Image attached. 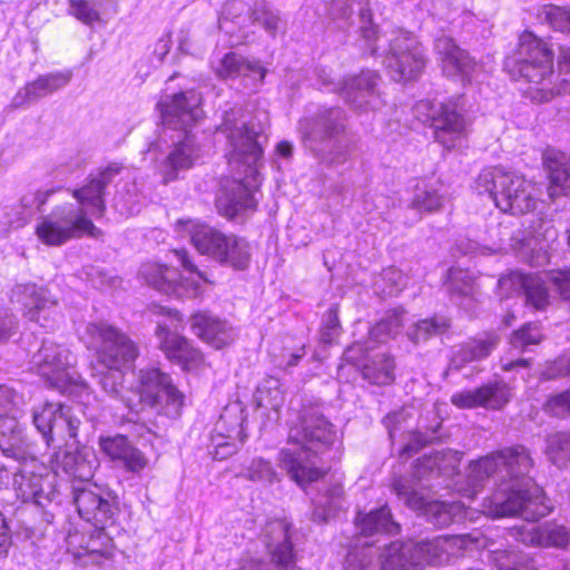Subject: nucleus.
<instances>
[{
  "label": "nucleus",
  "mask_w": 570,
  "mask_h": 570,
  "mask_svg": "<svg viewBox=\"0 0 570 570\" xmlns=\"http://www.w3.org/2000/svg\"><path fill=\"white\" fill-rule=\"evenodd\" d=\"M530 451L522 444L505 446L470 463L462 495L473 499L493 479L495 490L482 503V512L493 519L520 517L537 521L550 512L543 490L529 475L533 468Z\"/></svg>",
  "instance_id": "nucleus-1"
},
{
  "label": "nucleus",
  "mask_w": 570,
  "mask_h": 570,
  "mask_svg": "<svg viewBox=\"0 0 570 570\" xmlns=\"http://www.w3.org/2000/svg\"><path fill=\"white\" fill-rule=\"evenodd\" d=\"M460 453L452 450L435 451L424 455L415 464L411 475L393 479L391 488L397 499L409 509L423 515L435 527H446L465 517L462 502H442L429 500L424 490L432 487L435 475H452L460 464Z\"/></svg>",
  "instance_id": "nucleus-2"
},
{
  "label": "nucleus",
  "mask_w": 570,
  "mask_h": 570,
  "mask_svg": "<svg viewBox=\"0 0 570 570\" xmlns=\"http://www.w3.org/2000/svg\"><path fill=\"white\" fill-rule=\"evenodd\" d=\"M336 430L323 412V405H305L298 422L289 428L288 444L279 451V466L299 487L318 480L324 471L317 465V455L336 440Z\"/></svg>",
  "instance_id": "nucleus-3"
},
{
  "label": "nucleus",
  "mask_w": 570,
  "mask_h": 570,
  "mask_svg": "<svg viewBox=\"0 0 570 570\" xmlns=\"http://www.w3.org/2000/svg\"><path fill=\"white\" fill-rule=\"evenodd\" d=\"M361 32L368 51L385 53L384 63L394 81L415 80L425 67V56L421 43L414 36L402 29H392L381 35L372 24L368 9L361 10Z\"/></svg>",
  "instance_id": "nucleus-4"
},
{
  "label": "nucleus",
  "mask_w": 570,
  "mask_h": 570,
  "mask_svg": "<svg viewBox=\"0 0 570 570\" xmlns=\"http://www.w3.org/2000/svg\"><path fill=\"white\" fill-rule=\"evenodd\" d=\"M163 122L174 129L185 131V137L177 142L161 161L159 171L168 184L178 178L180 170L189 169L199 157L195 137L187 129L202 117L200 97L195 91L178 92L164 97L158 104Z\"/></svg>",
  "instance_id": "nucleus-5"
},
{
  "label": "nucleus",
  "mask_w": 570,
  "mask_h": 570,
  "mask_svg": "<svg viewBox=\"0 0 570 570\" xmlns=\"http://www.w3.org/2000/svg\"><path fill=\"white\" fill-rule=\"evenodd\" d=\"M345 115L340 108H321L298 121V132L305 148L320 161L340 166L350 158L352 146L345 138Z\"/></svg>",
  "instance_id": "nucleus-6"
},
{
  "label": "nucleus",
  "mask_w": 570,
  "mask_h": 570,
  "mask_svg": "<svg viewBox=\"0 0 570 570\" xmlns=\"http://www.w3.org/2000/svg\"><path fill=\"white\" fill-rule=\"evenodd\" d=\"M518 72L530 87L528 92L532 100L544 102L554 96L570 92V82L553 71V53L547 42L525 31L520 36L518 49Z\"/></svg>",
  "instance_id": "nucleus-7"
},
{
  "label": "nucleus",
  "mask_w": 570,
  "mask_h": 570,
  "mask_svg": "<svg viewBox=\"0 0 570 570\" xmlns=\"http://www.w3.org/2000/svg\"><path fill=\"white\" fill-rule=\"evenodd\" d=\"M175 230L181 237L189 236L198 253L209 256L223 266L244 271L249 266V243L235 234H225L209 225L190 218L178 219Z\"/></svg>",
  "instance_id": "nucleus-8"
},
{
  "label": "nucleus",
  "mask_w": 570,
  "mask_h": 570,
  "mask_svg": "<svg viewBox=\"0 0 570 570\" xmlns=\"http://www.w3.org/2000/svg\"><path fill=\"white\" fill-rule=\"evenodd\" d=\"M475 190L480 195L487 194L504 213L524 214L537 207L535 187L532 181L501 167L483 169L475 180Z\"/></svg>",
  "instance_id": "nucleus-9"
},
{
  "label": "nucleus",
  "mask_w": 570,
  "mask_h": 570,
  "mask_svg": "<svg viewBox=\"0 0 570 570\" xmlns=\"http://www.w3.org/2000/svg\"><path fill=\"white\" fill-rule=\"evenodd\" d=\"M218 131L227 140L226 158L229 166L238 171H240V167L253 170L263 154L257 141L263 131L262 126L255 124L250 115L242 107H233L225 111Z\"/></svg>",
  "instance_id": "nucleus-10"
},
{
  "label": "nucleus",
  "mask_w": 570,
  "mask_h": 570,
  "mask_svg": "<svg viewBox=\"0 0 570 570\" xmlns=\"http://www.w3.org/2000/svg\"><path fill=\"white\" fill-rule=\"evenodd\" d=\"M126 406L134 412L149 406L159 413L176 419L184 406V394L173 384L171 379L158 368L139 371L137 386L127 392Z\"/></svg>",
  "instance_id": "nucleus-11"
},
{
  "label": "nucleus",
  "mask_w": 570,
  "mask_h": 570,
  "mask_svg": "<svg viewBox=\"0 0 570 570\" xmlns=\"http://www.w3.org/2000/svg\"><path fill=\"white\" fill-rule=\"evenodd\" d=\"M36 235L45 245L58 247L83 236L99 238L102 233L83 208L73 203H63L39 219Z\"/></svg>",
  "instance_id": "nucleus-12"
},
{
  "label": "nucleus",
  "mask_w": 570,
  "mask_h": 570,
  "mask_svg": "<svg viewBox=\"0 0 570 570\" xmlns=\"http://www.w3.org/2000/svg\"><path fill=\"white\" fill-rule=\"evenodd\" d=\"M173 254L181 267L186 272L193 274L191 277L183 279L178 276V272L175 268L148 262L142 264L139 269L140 278L149 286H153L155 289L167 295L185 294L189 297L200 295V281L207 282L205 274L193 263L189 253L186 249H174Z\"/></svg>",
  "instance_id": "nucleus-13"
},
{
  "label": "nucleus",
  "mask_w": 570,
  "mask_h": 570,
  "mask_svg": "<svg viewBox=\"0 0 570 570\" xmlns=\"http://www.w3.org/2000/svg\"><path fill=\"white\" fill-rule=\"evenodd\" d=\"M500 295L509 296V289H522L525 302L534 309H544L550 302L549 291L554 289L566 298H570V271H557L544 276L538 274L524 275L521 273H512L502 276L498 281Z\"/></svg>",
  "instance_id": "nucleus-14"
},
{
  "label": "nucleus",
  "mask_w": 570,
  "mask_h": 570,
  "mask_svg": "<svg viewBox=\"0 0 570 570\" xmlns=\"http://www.w3.org/2000/svg\"><path fill=\"white\" fill-rule=\"evenodd\" d=\"M71 367L70 352L51 341H43L30 360V370L37 373L49 387L62 394L73 393L78 385Z\"/></svg>",
  "instance_id": "nucleus-15"
},
{
  "label": "nucleus",
  "mask_w": 570,
  "mask_h": 570,
  "mask_svg": "<svg viewBox=\"0 0 570 570\" xmlns=\"http://www.w3.org/2000/svg\"><path fill=\"white\" fill-rule=\"evenodd\" d=\"M85 337L89 345L99 346L98 358L106 367H126L138 355L136 344L108 323L87 324Z\"/></svg>",
  "instance_id": "nucleus-16"
},
{
  "label": "nucleus",
  "mask_w": 570,
  "mask_h": 570,
  "mask_svg": "<svg viewBox=\"0 0 570 570\" xmlns=\"http://www.w3.org/2000/svg\"><path fill=\"white\" fill-rule=\"evenodd\" d=\"M32 421L48 446L76 439L80 425L72 410L61 403H45L33 411Z\"/></svg>",
  "instance_id": "nucleus-17"
},
{
  "label": "nucleus",
  "mask_w": 570,
  "mask_h": 570,
  "mask_svg": "<svg viewBox=\"0 0 570 570\" xmlns=\"http://www.w3.org/2000/svg\"><path fill=\"white\" fill-rule=\"evenodd\" d=\"M245 405L238 400L229 402L223 409L212 434L215 459H226L235 453L238 446L245 442Z\"/></svg>",
  "instance_id": "nucleus-18"
},
{
  "label": "nucleus",
  "mask_w": 570,
  "mask_h": 570,
  "mask_svg": "<svg viewBox=\"0 0 570 570\" xmlns=\"http://www.w3.org/2000/svg\"><path fill=\"white\" fill-rule=\"evenodd\" d=\"M53 479L46 466L38 465L35 461L24 462L13 474L17 498L40 507L51 502L55 499Z\"/></svg>",
  "instance_id": "nucleus-19"
},
{
  "label": "nucleus",
  "mask_w": 570,
  "mask_h": 570,
  "mask_svg": "<svg viewBox=\"0 0 570 570\" xmlns=\"http://www.w3.org/2000/svg\"><path fill=\"white\" fill-rule=\"evenodd\" d=\"M431 109V127L435 140L448 150L460 147L465 140L469 129V122L464 115L452 101L440 104Z\"/></svg>",
  "instance_id": "nucleus-20"
},
{
  "label": "nucleus",
  "mask_w": 570,
  "mask_h": 570,
  "mask_svg": "<svg viewBox=\"0 0 570 570\" xmlns=\"http://www.w3.org/2000/svg\"><path fill=\"white\" fill-rule=\"evenodd\" d=\"M73 503L79 515L97 529H105L115 523L117 509L96 485H73Z\"/></svg>",
  "instance_id": "nucleus-21"
},
{
  "label": "nucleus",
  "mask_w": 570,
  "mask_h": 570,
  "mask_svg": "<svg viewBox=\"0 0 570 570\" xmlns=\"http://www.w3.org/2000/svg\"><path fill=\"white\" fill-rule=\"evenodd\" d=\"M119 173L116 165L108 166L96 175H90L80 188L72 189L76 206L85 209L91 220L100 218L106 212L105 189Z\"/></svg>",
  "instance_id": "nucleus-22"
},
{
  "label": "nucleus",
  "mask_w": 570,
  "mask_h": 570,
  "mask_svg": "<svg viewBox=\"0 0 570 570\" xmlns=\"http://www.w3.org/2000/svg\"><path fill=\"white\" fill-rule=\"evenodd\" d=\"M155 334L166 357L180 365L183 370H196L204 363L203 353L185 336L170 331L167 325L158 324Z\"/></svg>",
  "instance_id": "nucleus-23"
},
{
  "label": "nucleus",
  "mask_w": 570,
  "mask_h": 570,
  "mask_svg": "<svg viewBox=\"0 0 570 570\" xmlns=\"http://www.w3.org/2000/svg\"><path fill=\"white\" fill-rule=\"evenodd\" d=\"M292 525L286 519L268 521L263 529V540L269 552L272 561L279 569H293L295 556L293 552Z\"/></svg>",
  "instance_id": "nucleus-24"
},
{
  "label": "nucleus",
  "mask_w": 570,
  "mask_h": 570,
  "mask_svg": "<svg viewBox=\"0 0 570 570\" xmlns=\"http://www.w3.org/2000/svg\"><path fill=\"white\" fill-rule=\"evenodd\" d=\"M380 75L363 70L358 76L347 79L340 87V95L357 108H379L381 106Z\"/></svg>",
  "instance_id": "nucleus-25"
},
{
  "label": "nucleus",
  "mask_w": 570,
  "mask_h": 570,
  "mask_svg": "<svg viewBox=\"0 0 570 570\" xmlns=\"http://www.w3.org/2000/svg\"><path fill=\"white\" fill-rule=\"evenodd\" d=\"M435 51L443 73L449 78L470 81L478 65L466 51L455 45L452 38L441 36L435 40Z\"/></svg>",
  "instance_id": "nucleus-26"
},
{
  "label": "nucleus",
  "mask_w": 570,
  "mask_h": 570,
  "mask_svg": "<svg viewBox=\"0 0 570 570\" xmlns=\"http://www.w3.org/2000/svg\"><path fill=\"white\" fill-rule=\"evenodd\" d=\"M11 301L23 306V314L29 321L40 323L43 327L47 325L41 320L47 321L50 311L57 305L46 288L35 284L17 285L12 289Z\"/></svg>",
  "instance_id": "nucleus-27"
},
{
  "label": "nucleus",
  "mask_w": 570,
  "mask_h": 570,
  "mask_svg": "<svg viewBox=\"0 0 570 570\" xmlns=\"http://www.w3.org/2000/svg\"><path fill=\"white\" fill-rule=\"evenodd\" d=\"M193 333L206 344L220 350L236 338L234 327L227 321L208 312H197L190 317Z\"/></svg>",
  "instance_id": "nucleus-28"
},
{
  "label": "nucleus",
  "mask_w": 570,
  "mask_h": 570,
  "mask_svg": "<svg viewBox=\"0 0 570 570\" xmlns=\"http://www.w3.org/2000/svg\"><path fill=\"white\" fill-rule=\"evenodd\" d=\"M510 397L511 394L508 385L503 382H494L475 390L454 393L451 396V402L461 409L484 406L497 410L505 405Z\"/></svg>",
  "instance_id": "nucleus-29"
},
{
  "label": "nucleus",
  "mask_w": 570,
  "mask_h": 570,
  "mask_svg": "<svg viewBox=\"0 0 570 570\" xmlns=\"http://www.w3.org/2000/svg\"><path fill=\"white\" fill-rule=\"evenodd\" d=\"M499 336L485 333L481 337L469 340L453 350L449 368L460 371L466 364L488 357L498 346Z\"/></svg>",
  "instance_id": "nucleus-30"
},
{
  "label": "nucleus",
  "mask_w": 570,
  "mask_h": 570,
  "mask_svg": "<svg viewBox=\"0 0 570 570\" xmlns=\"http://www.w3.org/2000/svg\"><path fill=\"white\" fill-rule=\"evenodd\" d=\"M56 466L69 476L80 482L89 481L98 466V460L92 449L80 448L56 454Z\"/></svg>",
  "instance_id": "nucleus-31"
},
{
  "label": "nucleus",
  "mask_w": 570,
  "mask_h": 570,
  "mask_svg": "<svg viewBox=\"0 0 570 570\" xmlns=\"http://www.w3.org/2000/svg\"><path fill=\"white\" fill-rule=\"evenodd\" d=\"M220 78L244 77L248 80L246 86L257 87L265 78L266 69L258 62L246 60L235 52L226 53L215 67Z\"/></svg>",
  "instance_id": "nucleus-32"
},
{
  "label": "nucleus",
  "mask_w": 570,
  "mask_h": 570,
  "mask_svg": "<svg viewBox=\"0 0 570 570\" xmlns=\"http://www.w3.org/2000/svg\"><path fill=\"white\" fill-rule=\"evenodd\" d=\"M71 79L70 71L52 72L40 76L35 81L28 83L19 90L12 99V106L16 108L35 102L40 98L51 95L56 90L63 88Z\"/></svg>",
  "instance_id": "nucleus-33"
},
{
  "label": "nucleus",
  "mask_w": 570,
  "mask_h": 570,
  "mask_svg": "<svg viewBox=\"0 0 570 570\" xmlns=\"http://www.w3.org/2000/svg\"><path fill=\"white\" fill-rule=\"evenodd\" d=\"M455 538L439 537L432 541L413 543L412 560L414 570H421L428 564L436 566L448 561L450 549L458 543Z\"/></svg>",
  "instance_id": "nucleus-34"
},
{
  "label": "nucleus",
  "mask_w": 570,
  "mask_h": 570,
  "mask_svg": "<svg viewBox=\"0 0 570 570\" xmlns=\"http://www.w3.org/2000/svg\"><path fill=\"white\" fill-rule=\"evenodd\" d=\"M542 161L551 180L550 197L557 195V189L564 194L570 193V156L549 147L542 154Z\"/></svg>",
  "instance_id": "nucleus-35"
},
{
  "label": "nucleus",
  "mask_w": 570,
  "mask_h": 570,
  "mask_svg": "<svg viewBox=\"0 0 570 570\" xmlns=\"http://www.w3.org/2000/svg\"><path fill=\"white\" fill-rule=\"evenodd\" d=\"M256 205L253 191L243 183L235 180L217 198L218 212L228 218H233L243 210L252 209Z\"/></svg>",
  "instance_id": "nucleus-36"
},
{
  "label": "nucleus",
  "mask_w": 570,
  "mask_h": 570,
  "mask_svg": "<svg viewBox=\"0 0 570 570\" xmlns=\"http://www.w3.org/2000/svg\"><path fill=\"white\" fill-rule=\"evenodd\" d=\"M413 542L394 541L376 549V566L381 570H414Z\"/></svg>",
  "instance_id": "nucleus-37"
},
{
  "label": "nucleus",
  "mask_w": 570,
  "mask_h": 570,
  "mask_svg": "<svg viewBox=\"0 0 570 570\" xmlns=\"http://www.w3.org/2000/svg\"><path fill=\"white\" fill-rule=\"evenodd\" d=\"M355 525L364 537L379 533L396 534L400 531L399 523L392 519L391 510L386 505L373 509L365 514L358 513Z\"/></svg>",
  "instance_id": "nucleus-38"
},
{
  "label": "nucleus",
  "mask_w": 570,
  "mask_h": 570,
  "mask_svg": "<svg viewBox=\"0 0 570 570\" xmlns=\"http://www.w3.org/2000/svg\"><path fill=\"white\" fill-rule=\"evenodd\" d=\"M446 286L451 298L465 308H470V303L476 301L478 286L468 271L450 268Z\"/></svg>",
  "instance_id": "nucleus-39"
},
{
  "label": "nucleus",
  "mask_w": 570,
  "mask_h": 570,
  "mask_svg": "<svg viewBox=\"0 0 570 570\" xmlns=\"http://www.w3.org/2000/svg\"><path fill=\"white\" fill-rule=\"evenodd\" d=\"M17 412L0 414V451L7 458L18 460L21 455V430Z\"/></svg>",
  "instance_id": "nucleus-40"
},
{
  "label": "nucleus",
  "mask_w": 570,
  "mask_h": 570,
  "mask_svg": "<svg viewBox=\"0 0 570 570\" xmlns=\"http://www.w3.org/2000/svg\"><path fill=\"white\" fill-rule=\"evenodd\" d=\"M343 485L340 482L332 483L314 500L312 518L316 522H327L342 508Z\"/></svg>",
  "instance_id": "nucleus-41"
},
{
  "label": "nucleus",
  "mask_w": 570,
  "mask_h": 570,
  "mask_svg": "<svg viewBox=\"0 0 570 570\" xmlns=\"http://www.w3.org/2000/svg\"><path fill=\"white\" fill-rule=\"evenodd\" d=\"M523 540L532 546L562 548L569 544L570 533L562 525L547 524L533 528Z\"/></svg>",
  "instance_id": "nucleus-42"
},
{
  "label": "nucleus",
  "mask_w": 570,
  "mask_h": 570,
  "mask_svg": "<svg viewBox=\"0 0 570 570\" xmlns=\"http://www.w3.org/2000/svg\"><path fill=\"white\" fill-rule=\"evenodd\" d=\"M255 401L258 407L278 412L285 401L279 380L265 377L256 389Z\"/></svg>",
  "instance_id": "nucleus-43"
},
{
  "label": "nucleus",
  "mask_w": 570,
  "mask_h": 570,
  "mask_svg": "<svg viewBox=\"0 0 570 570\" xmlns=\"http://www.w3.org/2000/svg\"><path fill=\"white\" fill-rule=\"evenodd\" d=\"M403 309H395L376 323L368 332L366 350L373 348L371 343H385L400 333L403 326Z\"/></svg>",
  "instance_id": "nucleus-44"
},
{
  "label": "nucleus",
  "mask_w": 570,
  "mask_h": 570,
  "mask_svg": "<svg viewBox=\"0 0 570 570\" xmlns=\"http://www.w3.org/2000/svg\"><path fill=\"white\" fill-rule=\"evenodd\" d=\"M363 377L372 384L389 385L394 381V362L385 354L376 355L362 370Z\"/></svg>",
  "instance_id": "nucleus-45"
},
{
  "label": "nucleus",
  "mask_w": 570,
  "mask_h": 570,
  "mask_svg": "<svg viewBox=\"0 0 570 570\" xmlns=\"http://www.w3.org/2000/svg\"><path fill=\"white\" fill-rule=\"evenodd\" d=\"M124 367H107L105 372L100 374L99 384L101 389L109 394L111 397L120 400L126 404V399L130 397L125 389L124 383Z\"/></svg>",
  "instance_id": "nucleus-46"
},
{
  "label": "nucleus",
  "mask_w": 570,
  "mask_h": 570,
  "mask_svg": "<svg viewBox=\"0 0 570 570\" xmlns=\"http://www.w3.org/2000/svg\"><path fill=\"white\" fill-rule=\"evenodd\" d=\"M374 558H376V549L368 543L361 547L355 546L348 550L344 567L346 570H370L376 566Z\"/></svg>",
  "instance_id": "nucleus-47"
},
{
  "label": "nucleus",
  "mask_w": 570,
  "mask_h": 570,
  "mask_svg": "<svg viewBox=\"0 0 570 570\" xmlns=\"http://www.w3.org/2000/svg\"><path fill=\"white\" fill-rule=\"evenodd\" d=\"M547 454L557 465L570 463V432L554 433L547 439Z\"/></svg>",
  "instance_id": "nucleus-48"
},
{
  "label": "nucleus",
  "mask_w": 570,
  "mask_h": 570,
  "mask_svg": "<svg viewBox=\"0 0 570 570\" xmlns=\"http://www.w3.org/2000/svg\"><path fill=\"white\" fill-rule=\"evenodd\" d=\"M244 476L253 482L272 484L279 481L278 473L272 463L263 458L253 459L244 470Z\"/></svg>",
  "instance_id": "nucleus-49"
},
{
  "label": "nucleus",
  "mask_w": 570,
  "mask_h": 570,
  "mask_svg": "<svg viewBox=\"0 0 570 570\" xmlns=\"http://www.w3.org/2000/svg\"><path fill=\"white\" fill-rule=\"evenodd\" d=\"M448 327L449 323L444 318L422 320L414 324L413 328L407 332V336L412 342L420 343L434 334L444 332Z\"/></svg>",
  "instance_id": "nucleus-50"
},
{
  "label": "nucleus",
  "mask_w": 570,
  "mask_h": 570,
  "mask_svg": "<svg viewBox=\"0 0 570 570\" xmlns=\"http://www.w3.org/2000/svg\"><path fill=\"white\" fill-rule=\"evenodd\" d=\"M249 19L250 23H259L272 36L276 35L281 22L279 17L268 8L265 1L255 3L254 8H252Z\"/></svg>",
  "instance_id": "nucleus-51"
},
{
  "label": "nucleus",
  "mask_w": 570,
  "mask_h": 570,
  "mask_svg": "<svg viewBox=\"0 0 570 570\" xmlns=\"http://www.w3.org/2000/svg\"><path fill=\"white\" fill-rule=\"evenodd\" d=\"M116 462H119L126 471L138 474L148 465L149 461L139 449L129 442Z\"/></svg>",
  "instance_id": "nucleus-52"
},
{
  "label": "nucleus",
  "mask_w": 570,
  "mask_h": 570,
  "mask_svg": "<svg viewBox=\"0 0 570 570\" xmlns=\"http://www.w3.org/2000/svg\"><path fill=\"white\" fill-rule=\"evenodd\" d=\"M411 207L424 213L435 212L442 207V196L432 188L417 189Z\"/></svg>",
  "instance_id": "nucleus-53"
},
{
  "label": "nucleus",
  "mask_w": 570,
  "mask_h": 570,
  "mask_svg": "<svg viewBox=\"0 0 570 570\" xmlns=\"http://www.w3.org/2000/svg\"><path fill=\"white\" fill-rule=\"evenodd\" d=\"M250 11L252 9L242 0H228L225 3L223 10V20H220V27L223 28V21L233 20L242 28L247 27L250 23Z\"/></svg>",
  "instance_id": "nucleus-54"
},
{
  "label": "nucleus",
  "mask_w": 570,
  "mask_h": 570,
  "mask_svg": "<svg viewBox=\"0 0 570 570\" xmlns=\"http://www.w3.org/2000/svg\"><path fill=\"white\" fill-rule=\"evenodd\" d=\"M277 351L278 346L274 345L272 355L274 357L275 365L281 368L295 366L305 355V347L303 344L298 346H284L279 353H277Z\"/></svg>",
  "instance_id": "nucleus-55"
},
{
  "label": "nucleus",
  "mask_w": 570,
  "mask_h": 570,
  "mask_svg": "<svg viewBox=\"0 0 570 570\" xmlns=\"http://www.w3.org/2000/svg\"><path fill=\"white\" fill-rule=\"evenodd\" d=\"M341 334V324L338 320V308L333 305L324 314L321 327V341L325 344H332Z\"/></svg>",
  "instance_id": "nucleus-56"
},
{
  "label": "nucleus",
  "mask_w": 570,
  "mask_h": 570,
  "mask_svg": "<svg viewBox=\"0 0 570 570\" xmlns=\"http://www.w3.org/2000/svg\"><path fill=\"white\" fill-rule=\"evenodd\" d=\"M541 338L542 334L539 326L527 324L513 333L510 343L514 348L523 350L529 345L540 343Z\"/></svg>",
  "instance_id": "nucleus-57"
},
{
  "label": "nucleus",
  "mask_w": 570,
  "mask_h": 570,
  "mask_svg": "<svg viewBox=\"0 0 570 570\" xmlns=\"http://www.w3.org/2000/svg\"><path fill=\"white\" fill-rule=\"evenodd\" d=\"M543 409L550 415L563 417L570 413V390L548 397Z\"/></svg>",
  "instance_id": "nucleus-58"
},
{
  "label": "nucleus",
  "mask_w": 570,
  "mask_h": 570,
  "mask_svg": "<svg viewBox=\"0 0 570 570\" xmlns=\"http://www.w3.org/2000/svg\"><path fill=\"white\" fill-rule=\"evenodd\" d=\"M129 440L125 435H115L100 438V450L112 461H117L121 455L125 448L128 445Z\"/></svg>",
  "instance_id": "nucleus-59"
},
{
  "label": "nucleus",
  "mask_w": 570,
  "mask_h": 570,
  "mask_svg": "<svg viewBox=\"0 0 570 570\" xmlns=\"http://www.w3.org/2000/svg\"><path fill=\"white\" fill-rule=\"evenodd\" d=\"M70 12L73 17L86 24L98 21L99 12L87 0H69Z\"/></svg>",
  "instance_id": "nucleus-60"
},
{
  "label": "nucleus",
  "mask_w": 570,
  "mask_h": 570,
  "mask_svg": "<svg viewBox=\"0 0 570 570\" xmlns=\"http://www.w3.org/2000/svg\"><path fill=\"white\" fill-rule=\"evenodd\" d=\"M381 279L386 283V286H383L382 291L390 296L399 294L405 286L402 272L394 267L384 269Z\"/></svg>",
  "instance_id": "nucleus-61"
},
{
  "label": "nucleus",
  "mask_w": 570,
  "mask_h": 570,
  "mask_svg": "<svg viewBox=\"0 0 570 570\" xmlns=\"http://www.w3.org/2000/svg\"><path fill=\"white\" fill-rule=\"evenodd\" d=\"M549 24L558 31L570 32V10L560 7H549L546 10Z\"/></svg>",
  "instance_id": "nucleus-62"
},
{
  "label": "nucleus",
  "mask_w": 570,
  "mask_h": 570,
  "mask_svg": "<svg viewBox=\"0 0 570 570\" xmlns=\"http://www.w3.org/2000/svg\"><path fill=\"white\" fill-rule=\"evenodd\" d=\"M17 327L16 317L7 309L0 308V344L7 342Z\"/></svg>",
  "instance_id": "nucleus-63"
},
{
  "label": "nucleus",
  "mask_w": 570,
  "mask_h": 570,
  "mask_svg": "<svg viewBox=\"0 0 570 570\" xmlns=\"http://www.w3.org/2000/svg\"><path fill=\"white\" fill-rule=\"evenodd\" d=\"M517 556L513 552L495 551L494 561L498 563L499 570H537L528 567H517Z\"/></svg>",
  "instance_id": "nucleus-64"
}]
</instances>
